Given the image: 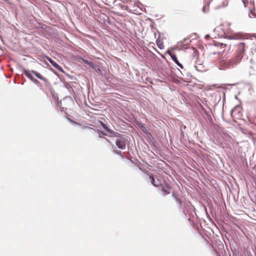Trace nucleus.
I'll list each match as a JSON object with an SVG mask.
<instances>
[{
    "label": "nucleus",
    "mask_w": 256,
    "mask_h": 256,
    "mask_svg": "<svg viewBox=\"0 0 256 256\" xmlns=\"http://www.w3.org/2000/svg\"><path fill=\"white\" fill-rule=\"evenodd\" d=\"M170 55L172 58V59L175 62V63L179 66L180 68H182L183 66L181 64H180L177 58V57L176 55L174 54H173L172 52L170 54Z\"/></svg>",
    "instance_id": "obj_8"
},
{
    "label": "nucleus",
    "mask_w": 256,
    "mask_h": 256,
    "mask_svg": "<svg viewBox=\"0 0 256 256\" xmlns=\"http://www.w3.org/2000/svg\"><path fill=\"white\" fill-rule=\"evenodd\" d=\"M31 72H32V73L34 74V76H36L39 79L42 80L44 82H47V79L46 78H44V76H42L39 72L34 71V70H32Z\"/></svg>",
    "instance_id": "obj_11"
},
{
    "label": "nucleus",
    "mask_w": 256,
    "mask_h": 256,
    "mask_svg": "<svg viewBox=\"0 0 256 256\" xmlns=\"http://www.w3.org/2000/svg\"><path fill=\"white\" fill-rule=\"evenodd\" d=\"M108 142H109L110 144H112L111 142L110 141V140H108V138H104Z\"/></svg>",
    "instance_id": "obj_25"
},
{
    "label": "nucleus",
    "mask_w": 256,
    "mask_h": 256,
    "mask_svg": "<svg viewBox=\"0 0 256 256\" xmlns=\"http://www.w3.org/2000/svg\"><path fill=\"white\" fill-rule=\"evenodd\" d=\"M140 127L143 132H146L147 129L144 124H142Z\"/></svg>",
    "instance_id": "obj_18"
},
{
    "label": "nucleus",
    "mask_w": 256,
    "mask_h": 256,
    "mask_svg": "<svg viewBox=\"0 0 256 256\" xmlns=\"http://www.w3.org/2000/svg\"><path fill=\"white\" fill-rule=\"evenodd\" d=\"M222 52H214L208 55V57L212 60L215 61L220 58Z\"/></svg>",
    "instance_id": "obj_5"
},
{
    "label": "nucleus",
    "mask_w": 256,
    "mask_h": 256,
    "mask_svg": "<svg viewBox=\"0 0 256 256\" xmlns=\"http://www.w3.org/2000/svg\"><path fill=\"white\" fill-rule=\"evenodd\" d=\"M250 38H256V34H250Z\"/></svg>",
    "instance_id": "obj_23"
},
{
    "label": "nucleus",
    "mask_w": 256,
    "mask_h": 256,
    "mask_svg": "<svg viewBox=\"0 0 256 256\" xmlns=\"http://www.w3.org/2000/svg\"><path fill=\"white\" fill-rule=\"evenodd\" d=\"M31 72H32V73L34 74V76H36L39 79L42 80L44 82H47V79L46 78H44V76H42L39 72L34 71V70H32Z\"/></svg>",
    "instance_id": "obj_10"
},
{
    "label": "nucleus",
    "mask_w": 256,
    "mask_h": 256,
    "mask_svg": "<svg viewBox=\"0 0 256 256\" xmlns=\"http://www.w3.org/2000/svg\"><path fill=\"white\" fill-rule=\"evenodd\" d=\"M147 174L149 176L150 182L156 187L160 186H162V184L158 178L156 180H155L154 176L150 173H147Z\"/></svg>",
    "instance_id": "obj_4"
},
{
    "label": "nucleus",
    "mask_w": 256,
    "mask_h": 256,
    "mask_svg": "<svg viewBox=\"0 0 256 256\" xmlns=\"http://www.w3.org/2000/svg\"><path fill=\"white\" fill-rule=\"evenodd\" d=\"M246 44L244 42H240L237 45V48L236 53V56L234 58L230 59L228 62H226V67L230 68L232 67L234 64L239 63L245 52Z\"/></svg>",
    "instance_id": "obj_1"
},
{
    "label": "nucleus",
    "mask_w": 256,
    "mask_h": 256,
    "mask_svg": "<svg viewBox=\"0 0 256 256\" xmlns=\"http://www.w3.org/2000/svg\"><path fill=\"white\" fill-rule=\"evenodd\" d=\"M162 191L164 194H168L170 193V185L168 183H164V185L162 184Z\"/></svg>",
    "instance_id": "obj_6"
},
{
    "label": "nucleus",
    "mask_w": 256,
    "mask_h": 256,
    "mask_svg": "<svg viewBox=\"0 0 256 256\" xmlns=\"http://www.w3.org/2000/svg\"><path fill=\"white\" fill-rule=\"evenodd\" d=\"M209 3L210 2H206V4L202 8V11L204 13H206L209 11Z\"/></svg>",
    "instance_id": "obj_12"
},
{
    "label": "nucleus",
    "mask_w": 256,
    "mask_h": 256,
    "mask_svg": "<svg viewBox=\"0 0 256 256\" xmlns=\"http://www.w3.org/2000/svg\"><path fill=\"white\" fill-rule=\"evenodd\" d=\"M23 72L26 75V76L28 78H30V80H32V78H34L30 74V72L28 70H26V69L24 70Z\"/></svg>",
    "instance_id": "obj_13"
},
{
    "label": "nucleus",
    "mask_w": 256,
    "mask_h": 256,
    "mask_svg": "<svg viewBox=\"0 0 256 256\" xmlns=\"http://www.w3.org/2000/svg\"><path fill=\"white\" fill-rule=\"evenodd\" d=\"M176 202L180 205L181 206L182 205V201L180 200V199L178 197V198H176L175 199Z\"/></svg>",
    "instance_id": "obj_19"
},
{
    "label": "nucleus",
    "mask_w": 256,
    "mask_h": 256,
    "mask_svg": "<svg viewBox=\"0 0 256 256\" xmlns=\"http://www.w3.org/2000/svg\"><path fill=\"white\" fill-rule=\"evenodd\" d=\"M120 136V134L117 133L116 136L118 138L116 140V144L119 148L124 150L126 145V140L124 138Z\"/></svg>",
    "instance_id": "obj_3"
},
{
    "label": "nucleus",
    "mask_w": 256,
    "mask_h": 256,
    "mask_svg": "<svg viewBox=\"0 0 256 256\" xmlns=\"http://www.w3.org/2000/svg\"><path fill=\"white\" fill-rule=\"evenodd\" d=\"M156 44L159 48L160 49L162 48H164V45L162 42L160 40H156Z\"/></svg>",
    "instance_id": "obj_15"
},
{
    "label": "nucleus",
    "mask_w": 256,
    "mask_h": 256,
    "mask_svg": "<svg viewBox=\"0 0 256 256\" xmlns=\"http://www.w3.org/2000/svg\"><path fill=\"white\" fill-rule=\"evenodd\" d=\"M94 70L96 72H100V68L98 66H97V68H95Z\"/></svg>",
    "instance_id": "obj_21"
},
{
    "label": "nucleus",
    "mask_w": 256,
    "mask_h": 256,
    "mask_svg": "<svg viewBox=\"0 0 256 256\" xmlns=\"http://www.w3.org/2000/svg\"><path fill=\"white\" fill-rule=\"evenodd\" d=\"M122 8L124 10H128V6H123Z\"/></svg>",
    "instance_id": "obj_22"
},
{
    "label": "nucleus",
    "mask_w": 256,
    "mask_h": 256,
    "mask_svg": "<svg viewBox=\"0 0 256 256\" xmlns=\"http://www.w3.org/2000/svg\"><path fill=\"white\" fill-rule=\"evenodd\" d=\"M242 108L237 106H235L231 111L230 115L234 119H240L242 116V114L241 112Z\"/></svg>",
    "instance_id": "obj_2"
},
{
    "label": "nucleus",
    "mask_w": 256,
    "mask_h": 256,
    "mask_svg": "<svg viewBox=\"0 0 256 256\" xmlns=\"http://www.w3.org/2000/svg\"><path fill=\"white\" fill-rule=\"evenodd\" d=\"M46 59L48 60L49 61V62L52 64V66L54 68H56L60 72L63 71L62 68L60 66H59L58 64H57L56 62H55L54 60H52L50 58L47 57Z\"/></svg>",
    "instance_id": "obj_7"
},
{
    "label": "nucleus",
    "mask_w": 256,
    "mask_h": 256,
    "mask_svg": "<svg viewBox=\"0 0 256 256\" xmlns=\"http://www.w3.org/2000/svg\"><path fill=\"white\" fill-rule=\"evenodd\" d=\"M130 162H132L134 163V162L132 160H130Z\"/></svg>",
    "instance_id": "obj_27"
},
{
    "label": "nucleus",
    "mask_w": 256,
    "mask_h": 256,
    "mask_svg": "<svg viewBox=\"0 0 256 256\" xmlns=\"http://www.w3.org/2000/svg\"><path fill=\"white\" fill-rule=\"evenodd\" d=\"M85 63L86 64H88V65H89L90 66L92 67V68H97V66H96L94 63H92V62H90L88 61L87 60H86V61H84Z\"/></svg>",
    "instance_id": "obj_14"
},
{
    "label": "nucleus",
    "mask_w": 256,
    "mask_h": 256,
    "mask_svg": "<svg viewBox=\"0 0 256 256\" xmlns=\"http://www.w3.org/2000/svg\"><path fill=\"white\" fill-rule=\"evenodd\" d=\"M172 196L175 199L176 198H178L177 194H176L174 192L172 193Z\"/></svg>",
    "instance_id": "obj_24"
},
{
    "label": "nucleus",
    "mask_w": 256,
    "mask_h": 256,
    "mask_svg": "<svg viewBox=\"0 0 256 256\" xmlns=\"http://www.w3.org/2000/svg\"><path fill=\"white\" fill-rule=\"evenodd\" d=\"M217 46H220L221 48H224L226 46V44L224 43H219L218 42L216 44Z\"/></svg>",
    "instance_id": "obj_17"
},
{
    "label": "nucleus",
    "mask_w": 256,
    "mask_h": 256,
    "mask_svg": "<svg viewBox=\"0 0 256 256\" xmlns=\"http://www.w3.org/2000/svg\"><path fill=\"white\" fill-rule=\"evenodd\" d=\"M114 152L120 156L122 158H124V152H122L120 150H114Z\"/></svg>",
    "instance_id": "obj_16"
},
{
    "label": "nucleus",
    "mask_w": 256,
    "mask_h": 256,
    "mask_svg": "<svg viewBox=\"0 0 256 256\" xmlns=\"http://www.w3.org/2000/svg\"><path fill=\"white\" fill-rule=\"evenodd\" d=\"M31 80L32 81L34 84H38V83H39V82L36 79L34 78H32Z\"/></svg>",
    "instance_id": "obj_20"
},
{
    "label": "nucleus",
    "mask_w": 256,
    "mask_h": 256,
    "mask_svg": "<svg viewBox=\"0 0 256 256\" xmlns=\"http://www.w3.org/2000/svg\"><path fill=\"white\" fill-rule=\"evenodd\" d=\"M100 124H101V125L106 130H107L108 132H109L110 133L112 134V136H117V132H114L112 130H110L108 126H106V124H104L102 122H100Z\"/></svg>",
    "instance_id": "obj_9"
},
{
    "label": "nucleus",
    "mask_w": 256,
    "mask_h": 256,
    "mask_svg": "<svg viewBox=\"0 0 256 256\" xmlns=\"http://www.w3.org/2000/svg\"><path fill=\"white\" fill-rule=\"evenodd\" d=\"M101 133H102V134H104V132H101Z\"/></svg>",
    "instance_id": "obj_26"
}]
</instances>
